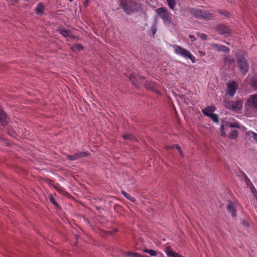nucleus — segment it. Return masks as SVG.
Instances as JSON below:
<instances>
[{
    "mask_svg": "<svg viewBox=\"0 0 257 257\" xmlns=\"http://www.w3.org/2000/svg\"><path fill=\"white\" fill-rule=\"evenodd\" d=\"M179 257H183L182 255H179Z\"/></svg>",
    "mask_w": 257,
    "mask_h": 257,
    "instance_id": "obj_42",
    "label": "nucleus"
},
{
    "mask_svg": "<svg viewBox=\"0 0 257 257\" xmlns=\"http://www.w3.org/2000/svg\"><path fill=\"white\" fill-rule=\"evenodd\" d=\"M125 254L127 255L131 256V257H144L137 252H127Z\"/></svg>",
    "mask_w": 257,
    "mask_h": 257,
    "instance_id": "obj_24",
    "label": "nucleus"
},
{
    "mask_svg": "<svg viewBox=\"0 0 257 257\" xmlns=\"http://www.w3.org/2000/svg\"><path fill=\"white\" fill-rule=\"evenodd\" d=\"M165 252L167 257H179V254L172 250L169 247H166Z\"/></svg>",
    "mask_w": 257,
    "mask_h": 257,
    "instance_id": "obj_13",
    "label": "nucleus"
},
{
    "mask_svg": "<svg viewBox=\"0 0 257 257\" xmlns=\"http://www.w3.org/2000/svg\"><path fill=\"white\" fill-rule=\"evenodd\" d=\"M237 88V84L234 81L228 82L227 83V88L226 93L227 94L231 96H234L236 93V91Z\"/></svg>",
    "mask_w": 257,
    "mask_h": 257,
    "instance_id": "obj_7",
    "label": "nucleus"
},
{
    "mask_svg": "<svg viewBox=\"0 0 257 257\" xmlns=\"http://www.w3.org/2000/svg\"><path fill=\"white\" fill-rule=\"evenodd\" d=\"M229 125L231 127H239V124L236 122H231L229 123Z\"/></svg>",
    "mask_w": 257,
    "mask_h": 257,
    "instance_id": "obj_31",
    "label": "nucleus"
},
{
    "mask_svg": "<svg viewBox=\"0 0 257 257\" xmlns=\"http://www.w3.org/2000/svg\"><path fill=\"white\" fill-rule=\"evenodd\" d=\"M225 106L226 108L236 112H240L242 108V102L240 100L227 102Z\"/></svg>",
    "mask_w": 257,
    "mask_h": 257,
    "instance_id": "obj_6",
    "label": "nucleus"
},
{
    "mask_svg": "<svg viewBox=\"0 0 257 257\" xmlns=\"http://www.w3.org/2000/svg\"><path fill=\"white\" fill-rule=\"evenodd\" d=\"M173 48L176 54L190 59L193 63L195 62L196 59L195 57L187 50L182 48L180 46L176 45H173Z\"/></svg>",
    "mask_w": 257,
    "mask_h": 257,
    "instance_id": "obj_2",
    "label": "nucleus"
},
{
    "mask_svg": "<svg viewBox=\"0 0 257 257\" xmlns=\"http://www.w3.org/2000/svg\"><path fill=\"white\" fill-rule=\"evenodd\" d=\"M216 108L214 105L208 106L202 110V113L207 116H210V114H213V112L215 111Z\"/></svg>",
    "mask_w": 257,
    "mask_h": 257,
    "instance_id": "obj_11",
    "label": "nucleus"
},
{
    "mask_svg": "<svg viewBox=\"0 0 257 257\" xmlns=\"http://www.w3.org/2000/svg\"><path fill=\"white\" fill-rule=\"evenodd\" d=\"M130 79L132 81L133 85L136 87H138L139 83L142 82V78L139 75L132 74L130 76Z\"/></svg>",
    "mask_w": 257,
    "mask_h": 257,
    "instance_id": "obj_9",
    "label": "nucleus"
},
{
    "mask_svg": "<svg viewBox=\"0 0 257 257\" xmlns=\"http://www.w3.org/2000/svg\"><path fill=\"white\" fill-rule=\"evenodd\" d=\"M213 49L217 51H223L228 52L229 51V48L225 46L218 45L217 44H213L211 45Z\"/></svg>",
    "mask_w": 257,
    "mask_h": 257,
    "instance_id": "obj_10",
    "label": "nucleus"
},
{
    "mask_svg": "<svg viewBox=\"0 0 257 257\" xmlns=\"http://www.w3.org/2000/svg\"><path fill=\"white\" fill-rule=\"evenodd\" d=\"M76 239H77L78 237L77 236H76Z\"/></svg>",
    "mask_w": 257,
    "mask_h": 257,
    "instance_id": "obj_43",
    "label": "nucleus"
},
{
    "mask_svg": "<svg viewBox=\"0 0 257 257\" xmlns=\"http://www.w3.org/2000/svg\"><path fill=\"white\" fill-rule=\"evenodd\" d=\"M197 36L202 40H206L207 38V35L205 34L198 33Z\"/></svg>",
    "mask_w": 257,
    "mask_h": 257,
    "instance_id": "obj_28",
    "label": "nucleus"
},
{
    "mask_svg": "<svg viewBox=\"0 0 257 257\" xmlns=\"http://www.w3.org/2000/svg\"><path fill=\"white\" fill-rule=\"evenodd\" d=\"M251 191L253 195L254 198H255L257 200V191L253 186H252L251 187Z\"/></svg>",
    "mask_w": 257,
    "mask_h": 257,
    "instance_id": "obj_27",
    "label": "nucleus"
},
{
    "mask_svg": "<svg viewBox=\"0 0 257 257\" xmlns=\"http://www.w3.org/2000/svg\"><path fill=\"white\" fill-rule=\"evenodd\" d=\"M152 32H153V35H154L155 34V33L156 32V27L154 26L152 28Z\"/></svg>",
    "mask_w": 257,
    "mask_h": 257,
    "instance_id": "obj_36",
    "label": "nucleus"
},
{
    "mask_svg": "<svg viewBox=\"0 0 257 257\" xmlns=\"http://www.w3.org/2000/svg\"><path fill=\"white\" fill-rule=\"evenodd\" d=\"M227 209L228 211L231 214L232 216H235V209L234 205L232 203H229V204L227 206Z\"/></svg>",
    "mask_w": 257,
    "mask_h": 257,
    "instance_id": "obj_16",
    "label": "nucleus"
},
{
    "mask_svg": "<svg viewBox=\"0 0 257 257\" xmlns=\"http://www.w3.org/2000/svg\"><path fill=\"white\" fill-rule=\"evenodd\" d=\"M235 57L237 59V65L239 67L240 71L244 74H245L248 70V65L246 60L239 54H236Z\"/></svg>",
    "mask_w": 257,
    "mask_h": 257,
    "instance_id": "obj_3",
    "label": "nucleus"
},
{
    "mask_svg": "<svg viewBox=\"0 0 257 257\" xmlns=\"http://www.w3.org/2000/svg\"><path fill=\"white\" fill-rule=\"evenodd\" d=\"M200 53L202 55H204L205 53L203 52H200Z\"/></svg>",
    "mask_w": 257,
    "mask_h": 257,
    "instance_id": "obj_39",
    "label": "nucleus"
},
{
    "mask_svg": "<svg viewBox=\"0 0 257 257\" xmlns=\"http://www.w3.org/2000/svg\"><path fill=\"white\" fill-rule=\"evenodd\" d=\"M238 131L236 130H234L229 133V138L232 140L236 139L238 136Z\"/></svg>",
    "mask_w": 257,
    "mask_h": 257,
    "instance_id": "obj_20",
    "label": "nucleus"
},
{
    "mask_svg": "<svg viewBox=\"0 0 257 257\" xmlns=\"http://www.w3.org/2000/svg\"><path fill=\"white\" fill-rule=\"evenodd\" d=\"M123 138L124 140L130 139L132 140L133 139V136L131 134H126L123 136Z\"/></svg>",
    "mask_w": 257,
    "mask_h": 257,
    "instance_id": "obj_30",
    "label": "nucleus"
},
{
    "mask_svg": "<svg viewBox=\"0 0 257 257\" xmlns=\"http://www.w3.org/2000/svg\"><path fill=\"white\" fill-rule=\"evenodd\" d=\"M219 31L221 34H228L230 32L229 29L224 26H221Z\"/></svg>",
    "mask_w": 257,
    "mask_h": 257,
    "instance_id": "obj_21",
    "label": "nucleus"
},
{
    "mask_svg": "<svg viewBox=\"0 0 257 257\" xmlns=\"http://www.w3.org/2000/svg\"><path fill=\"white\" fill-rule=\"evenodd\" d=\"M59 32L65 37L72 38L73 37L71 31H68L63 28L60 29L59 30Z\"/></svg>",
    "mask_w": 257,
    "mask_h": 257,
    "instance_id": "obj_15",
    "label": "nucleus"
},
{
    "mask_svg": "<svg viewBox=\"0 0 257 257\" xmlns=\"http://www.w3.org/2000/svg\"><path fill=\"white\" fill-rule=\"evenodd\" d=\"M35 11L37 15H42L44 11V6L42 3H39L35 9Z\"/></svg>",
    "mask_w": 257,
    "mask_h": 257,
    "instance_id": "obj_14",
    "label": "nucleus"
},
{
    "mask_svg": "<svg viewBox=\"0 0 257 257\" xmlns=\"http://www.w3.org/2000/svg\"><path fill=\"white\" fill-rule=\"evenodd\" d=\"M214 122H218V115L216 114L213 113L208 116Z\"/></svg>",
    "mask_w": 257,
    "mask_h": 257,
    "instance_id": "obj_26",
    "label": "nucleus"
},
{
    "mask_svg": "<svg viewBox=\"0 0 257 257\" xmlns=\"http://www.w3.org/2000/svg\"><path fill=\"white\" fill-rule=\"evenodd\" d=\"M178 152H179V153H180V155L182 156V157H183L184 154H183V151L181 150V149L179 150Z\"/></svg>",
    "mask_w": 257,
    "mask_h": 257,
    "instance_id": "obj_37",
    "label": "nucleus"
},
{
    "mask_svg": "<svg viewBox=\"0 0 257 257\" xmlns=\"http://www.w3.org/2000/svg\"><path fill=\"white\" fill-rule=\"evenodd\" d=\"M220 130V132H221V135L222 136H225L226 135V133H225V131L224 130V127L223 124H222L221 125Z\"/></svg>",
    "mask_w": 257,
    "mask_h": 257,
    "instance_id": "obj_29",
    "label": "nucleus"
},
{
    "mask_svg": "<svg viewBox=\"0 0 257 257\" xmlns=\"http://www.w3.org/2000/svg\"><path fill=\"white\" fill-rule=\"evenodd\" d=\"M82 49H83L81 45H79V44L74 45L72 47V50L73 51H81V50H82Z\"/></svg>",
    "mask_w": 257,
    "mask_h": 257,
    "instance_id": "obj_25",
    "label": "nucleus"
},
{
    "mask_svg": "<svg viewBox=\"0 0 257 257\" xmlns=\"http://www.w3.org/2000/svg\"><path fill=\"white\" fill-rule=\"evenodd\" d=\"M49 198H50V200L51 201V202L54 204L55 205V206H58V204L57 203V202L55 201L54 198H53V197L52 196V195H50V197H49Z\"/></svg>",
    "mask_w": 257,
    "mask_h": 257,
    "instance_id": "obj_32",
    "label": "nucleus"
},
{
    "mask_svg": "<svg viewBox=\"0 0 257 257\" xmlns=\"http://www.w3.org/2000/svg\"><path fill=\"white\" fill-rule=\"evenodd\" d=\"M172 148H176L178 150V151L180 150L181 149L180 146L178 145H175L172 147Z\"/></svg>",
    "mask_w": 257,
    "mask_h": 257,
    "instance_id": "obj_34",
    "label": "nucleus"
},
{
    "mask_svg": "<svg viewBox=\"0 0 257 257\" xmlns=\"http://www.w3.org/2000/svg\"><path fill=\"white\" fill-rule=\"evenodd\" d=\"M143 251L145 252L150 254L152 256H156L157 255V251L153 249H144Z\"/></svg>",
    "mask_w": 257,
    "mask_h": 257,
    "instance_id": "obj_23",
    "label": "nucleus"
},
{
    "mask_svg": "<svg viewBox=\"0 0 257 257\" xmlns=\"http://www.w3.org/2000/svg\"><path fill=\"white\" fill-rule=\"evenodd\" d=\"M122 194L127 199H129L132 202H135V199L134 197H132L129 194L127 193L124 191H121Z\"/></svg>",
    "mask_w": 257,
    "mask_h": 257,
    "instance_id": "obj_22",
    "label": "nucleus"
},
{
    "mask_svg": "<svg viewBox=\"0 0 257 257\" xmlns=\"http://www.w3.org/2000/svg\"><path fill=\"white\" fill-rule=\"evenodd\" d=\"M225 16L227 17L228 16L229 13L227 12H225L223 14Z\"/></svg>",
    "mask_w": 257,
    "mask_h": 257,
    "instance_id": "obj_38",
    "label": "nucleus"
},
{
    "mask_svg": "<svg viewBox=\"0 0 257 257\" xmlns=\"http://www.w3.org/2000/svg\"><path fill=\"white\" fill-rule=\"evenodd\" d=\"M246 135L248 137H252L253 139V140L257 143V134L252 132V131H248L246 133Z\"/></svg>",
    "mask_w": 257,
    "mask_h": 257,
    "instance_id": "obj_18",
    "label": "nucleus"
},
{
    "mask_svg": "<svg viewBox=\"0 0 257 257\" xmlns=\"http://www.w3.org/2000/svg\"><path fill=\"white\" fill-rule=\"evenodd\" d=\"M190 13L195 18L198 19H204L211 20L213 18V14L208 12L205 11L201 9H192Z\"/></svg>",
    "mask_w": 257,
    "mask_h": 257,
    "instance_id": "obj_1",
    "label": "nucleus"
},
{
    "mask_svg": "<svg viewBox=\"0 0 257 257\" xmlns=\"http://www.w3.org/2000/svg\"><path fill=\"white\" fill-rule=\"evenodd\" d=\"M69 2H72L73 0H68Z\"/></svg>",
    "mask_w": 257,
    "mask_h": 257,
    "instance_id": "obj_40",
    "label": "nucleus"
},
{
    "mask_svg": "<svg viewBox=\"0 0 257 257\" xmlns=\"http://www.w3.org/2000/svg\"><path fill=\"white\" fill-rule=\"evenodd\" d=\"M0 122L4 125H6L7 118L4 111L0 108Z\"/></svg>",
    "mask_w": 257,
    "mask_h": 257,
    "instance_id": "obj_17",
    "label": "nucleus"
},
{
    "mask_svg": "<svg viewBox=\"0 0 257 257\" xmlns=\"http://www.w3.org/2000/svg\"><path fill=\"white\" fill-rule=\"evenodd\" d=\"M120 3L124 11L128 14L136 9L137 4L136 3L131 0H120Z\"/></svg>",
    "mask_w": 257,
    "mask_h": 257,
    "instance_id": "obj_5",
    "label": "nucleus"
},
{
    "mask_svg": "<svg viewBox=\"0 0 257 257\" xmlns=\"http://www.w3.org/2000/svg\"><path fill=\"white\" fill-rule=\"evenodd\" d=\"M247 104L251 108L257 111V94L250 95Z\"/></svg>",
    "mask_w": 257,
    "mask_h": 257,
    "instance_id": "obj_8",
    "label": "nucleus"
},
{
    "mask_svg": "<svg viewBox=\"0 0 257 257\" xmlns=\"http://www.w3.org/2000/svg\"><path fill=\"white\" fill-rule=\"evenodd\" d=\"M189 38L192 41H194L195 40V37L193 35H189Z\"/></svg>",
    "mask_w": 257,
    "mask_h": 257,
    "instance_id": "obj_35",
    "label": "nucleus"
},
{
    "mask_svg": "<svg viewBox=\"0 0 257 257\" xmlns=\"http://www.w3.org/2000/svg\"><path fill=\"white\" fill-rule=\"evenodd\" d=\"M87 155V154L85 152H82L80 153H76L74 155H67L66 158L70 161H73L79 158L83 157Z\"/></svg>",
    "mask_w": 257,
    "mask_h": 257,
    "instance_id": "obj_12",
    "label": "nucleus"
},
{
    "mask_svg": "<svg viewBox=\"0 0 257 257\" xmlns=\"http://www.w3.org/2000/svg\"><path fill=\"white\" fill-rule=\"evenodd\" d=\"M167 4L170 9L173 10L176 5V0H167Z\"/></svg>",
    "mask_w": 257,
    "mask_h": 257,
    "instance_id": "obj_19",
    "label": "nucleus"
},
{
    "mask_svg": "<svg viewBox=\"0 0 257 257\" xmlns=\"http://www.w3.org/2000/svg\"><path fill=\"white\" fill-rule=\"evenodd\" d=\"M8 3L11 4H14L17 2H18V0H6Z\"/></svg>",
    "mask_w": 257,
    "mask_h": 257,
    "instance_id": "obj_33",
    "label": "nucleus"
},
{
    "mask_svg": "<svg viewBox=\"0 0 257 257\" xmlns=\"http://www.w3.org/2000/svg\"><path fill=\"white\" fill-rule=\"evenodd\" d=\"M156 12L159 17L162 19L164 23H171V13L168 12L166 8H159L156 9Z\"/></svg>",
    "mask_w": 257,
    "mask_h": 257,
    "instance_id": "obj_4",
    "label": "nucleus"
},
{
    "mask_svg": "<svg viewBox=\"0 0 257 257\" xmlns=\"http://www.w3.org/2000/svg\"><path fill=\"white\" fill-rule=\"evenodd\" d=\"M179 257H183L182 255H179Z\"/></svg>",
    "mask_w": 257,
    "mask_h": 257,
    "instance_id": "obj_41",
    "label": "nucleus"
}]
</instances>
